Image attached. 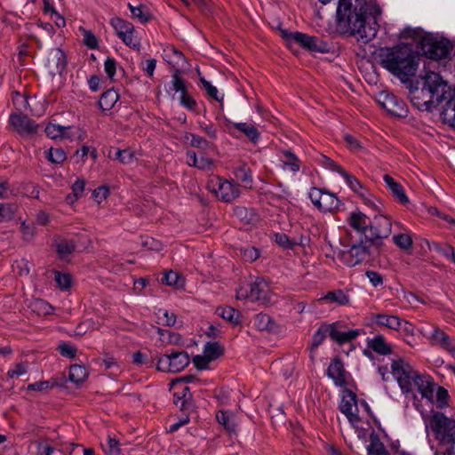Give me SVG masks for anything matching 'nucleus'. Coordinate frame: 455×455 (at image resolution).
Segmentation results:
<instances>
[{
    "label": "nucleus",
    "mask_w": 455,
    "mask_h": 455,
    "mask_svg": "<svg viewBox=\"0 0 455 455\" xmlns=\"http://www.w3.org/2000/svg\"><path fill=\"white\" fill-rule=\"evenodd\" d=\"M382 10L375 0H339L338 24L364 44L377 35Z\"/></svg>",
    "instance_id": "f257e3e1"
},
{
    "label": "nucleus",
    "mask_w": 455,
    "mask_h": 455,
    "mask_svg": "<svg viewBox=\"0 0 455 455\" xmlns=\"http://www.w3.org/2000/svg\"><path fill=\"white\" fill-rule=\"evenodd\" d=\"M417 86L410 91L411 103L419 110L431 111L443 103L446 96V83L435 72L420 76Z\"/></svg>",
    "instance_id": "f03ea898"
},
{
    "label": "nucleus",
    "mask_w": 455,
    "mask_h": 455,
    "mask_svg": "<svg viewBox=\"0 0 455 455\" xmlns=\"http://www.w3.org/2000/svg\"><path fill=\"white\" fill-rule=\"evenodd\" d=\"M379 61L384 68L401 80L414 76L419 66L418 57L405 44L380 49Z\"/></svg>",
    "instance_id": "7ed1b4c3"
},
{
    "label": "nucleus",
    "mask_w": 455,
    "mask_h": 455,
    "mask_svg": "<svg viewBox=\"0 0 455 455\" xmlns=\"http://www.w3.org/2000/svg\"><path fill=\"white\" fill-rule=\"evenodd\" d=\"M428 425L435 438L430 443L434 455H455V419L434 411Z\"/></svg>",
    "instance_id": "20e7f679"
},
{
    "label": "nucleus",
    "mask_w": 455,
    "mask_h": 455,
    "mask_svg": "<svg viewBox=\"0 0 455 455\" xmlns=\"http://www.w3.org/2000/svg\"><path fill=\"white\" fill-rule=\"evenodd\" d=\"M404 38L419 37V44L424 55L431 60H442L450 53L449 44L443 40H438L431 35L421 36V30L414 28H404L402 33Z\"/></svg>",
    "instance_id": "39448f33"
},
{
    "label": "nucleus",
    "mask_w": 455,
    "mask_h": 455,
    "mask_svg": "<svg viewBox=\"0 0 455 455\" xmlns=\"http://www.w3.org/2000/svg\"><path fill=\"white\" fill-rule=\"evenodd\" d=\"M208 188L216 197L225 203H231L240 196L239 185L234 181L224 180L219 176L211 178L208 181Z\"/></svg>",
    "instance_id": "423d86ee"
},
{
    "label": "nucleus",
    "mask_w": 455,
    "mask_h": 455,
    "mask_svg": "<svg viewBox=\"0 0 455 455\" xmlns=\"http://www.w3.org/2000/svg\"><path fill=\"white\" fill-rule=\"evenodd\" d=\"M371 243L366 238L352 243L340 253V260L347 267H355L364 261L370 255Z\"/></svg>",
    "instance_id": "0eeeda50"
},
{
    "label": "nucleus",
    "mask_w": 455,
    "mask_h": 455,
    "mask_svg": "<svg viewBox=\"0 0 455 455\" xmlns=\"http://www.w3.org/2000/svg\"><path fill=\"white\" fill-rule=\"evenodd\" d=\"M419 372L403 359L394 360L391 364V374L398 382L403 393L413 389V381Z\"/></svg>",
    "instance_id": "6e6552de"
},
{
    "label": "nucleus",
    "mask_w": 455,
    "mask_h": 455,
    "mask_svg": "<svg viewBox=\"0 0 455 455\" xmlns=\"http://www.w3.org/2000/svg\"><path fill=\"white\" fill-rule=\"evenodd\" d=\"M189 363L188 354L185 351L163 355L157 360V370L161 371L179 372Z\"/></svg>",
    "instance_id": "1a4fd4ad"
},
{
    "label": "nucleus",
    "mask_w": 455,
    "mask_h": 455,
    "mask_svg": "<svg viewBox=\"0 0 455 455\" xmlns=\"http://www.w3.org/2000/svg\"><path fill=\"white\" fill-rule=\"evenodd\" d=\"M288 44L296 43L303 48L315 52H326L329 51L328 44L319 37L312 36L301 32H292L283 34Z\"/></svg>",
    "instance_id": "9d476101"
},
{
    "label": "nucleus",
    "mask_w": 455,
    "mask_h": 455,
    "mask_svg": "<svg viewBox=\"0 0 455 455\" xmlns=\"http://www.w3.org/2000/svg\"><path fill=\"white\" fill-rule=\"evenodd\" d=\"M426 338L431 346L455 355V337L449 335L444 329L435 325Z\"/></svg>",
    "instance_id": "9b49d317"
},
{
    "label": "nucleus",
    "mask_w": 455,
    "mask_h": 455,
    "mask_svg": "<svg viewBox=\"0 0 455 455\" xmlns=\"http://www.w3.org/2000/svg\"><path fill=\"white\" fill-rule=\"evenodd\" d=\"M339 408L353 426L360 422L356 395L354 392L347 388L342 391Z\"/></svg>",
    "instance_id": "f8f14e48"
},
{
    "label": "nucleus",
    "mask_w": 455,
    "mask_h": 455,
    "mask_svg": "<svg viewBox=\"0 0 455 455\" xmlns=\"http://www.w3.org/2000/svg\"><path fill=\"white\" fill-rule=\"evenodd\" d=\"M392 230V223L388 217L379 214L375 216L373 221H371L369 234L366 238L372 243L377 239H383L389 236Z\"/></svg>",
    "instance_id": "ddd939ff"
},
{
    "label": "nucleus",
    "mask_w": 455,
    "mask_h": 455,
    "mask_svg": "<svg viewBox=\"0 0 455 455\" xmlns=\"http://www.w3.org/2000/svg\"><path fill=\"white\" fill-rule=\"evenodd\" d=\"M378 100L382 108L391 115L398 117L407 116L408 109L405 102L395 95L383 92L379 95Z\"/></svg>",
    "instance_id": "4468645a"
},
{
    "label": "nucleus",
    "mask_w": 455,
    "mask_h": 455,
    "mask_svg": "<svg viewBox=\"0 0 455 455\" xmlns=\"http://www.w3.org/2000/svg\"><path fill=\"white\" fill-rule=\"evenodd\" d=\"M326 373L333 380L335 386L346 388L350 374L345 370L340 357L336 356L331 361Z\"/></svg>",
    "instance_id": "2eb2a0df"
},
{
    "label": "nucleus",
    "mask_w": 455,
    "mask_h": 455,
    "mask_svg": "<svg viewBox=\"0 0 455 455\" xmlns=\"http://www.w3.org/2000/svg\"><path fill=\"white\" fill-rule=\"evenodd\" d=\"M250 292L251 301H258L263 305H267L272 301L269 285L262 278H257L251 283Z\"/></svg>",
    "instance_id": "dca6fc26"
},
{
    "label": "nucleus",
    "mask_w": 455,
    "mask_h": 455,
    "mask_svg": "<svg viewBox=\"0 0 455 455\" xmlns=\"http://www.w3.org/2000/svg\"><path fill=\"white\" fill-rule=\"evenodd\" d=\"M9 122L20 135H30L37 132L38 125L25 115L12 114Z\"/></svg>",
    "instance_id": "f3484780"
},
{
    "label": "nucleus",
    "mask_w": 455,
    "mask_h": 455,
    "mask_svg": "<svg viewBox=\"0 0 455 455\" xmlns=\"http://www.w3.org/2000/svg\"><path fill=\"white\" fill-rule=\"evenodd\" d=\"M413 386L418 388L423 398L433 402L434 393L436 387L430 376L418 373L413 381Z\"/></svg>",
    "instance_id": "a211bd4d"
},
{
    "label": "nucleus",
    "mask_w": 455,
    "mask_h": 455,
    "mask_svg": "<svg viewBox=\"0 0 455 455\" xmlns=\"http://www.w3.org/2000/svg\"><path fill=\"white\" fill-rule=\"evenodd\" d=\"M347 222L348 225L353 229L359 232L360 234H363L365 237L366 235L369 234L371 220L366 214L363 213L362 212L354 211L350 212L347 218Z\"/></svg>",
    "instance_id": "6ab92c4d"
},
{
    "label": "nucleus",
    "mask_w": 455,
    "mask_h": 455,
    "mask_svg": "<svg viewBox=\"0 0 455 455\" xmlns=\"http://www.w3.org/2000/svg\"><path fill=\"white\" fill-rule=\"evenodd\" d=\"M446 92L447 97L438 107H441L443 120L447 124H453L455 123V96L448 87H446Z\"/></svg>",
    "instance_id": "aec40b11"
},
{
    "label": "nucleus",
    "mask_w": 455,
    "mask_h": 455,
    "mask_svg": "<svg viewBox=\"0 0 455 455\" xmlns=\"http://www.w3.org/2000/svg\"><path fill=\"white\" fill-rule=\"evenodd\" d=\"M252 324L260 331L271 333H277L279 331V327L276 323L267 314L259 313L255 315L252 319Z\"/></svg>",
    "instance_id": "412c9836"
},
{
    "label": "nucleus",
    "mask_w": 455,
    "mask_h": 455,
    "mask_svg": "<svg viewBox=\"0 0 455 455\" xmlns=\"http://www.w3.org/2000/svg\"><path fill=\"white\" fill-rule=\"evenodd\" d=\"M187 164L202 171H212L214 165L212 158L204 156L197 157L196 152L191 150L187 152Z\"/></svg>",
    "instance_id": "4be33fe9"
},
{
    "label": "nucleus",
    "mask_w": 455,
    "mask_h": 455,
    "mask_svg": "<svg viewBox=\"0 0 455 455\" xmlns=\"http://www.w3.org/2000/svg\"><path fill=\"white\" fill-rule=\"evenodd\" d=\"M71 126H63L55 123L50 122L45 127V134L52 140H62L71 137L69 132Z\"/></svg>",
    "instance_id": "5701e85b"
},
{
    "label": "nucleus",
    "mask_w": 455,
    "mask_h": 455,
    "mask_svg": "<svg viewBox=\"0 0 455 455\" xmlns=\"http://www.w3.org/2000/svg\"><path fill=\"white\" fill-rule=\"evenodd\" d=\"M367 345L368 347L379 355H387L392 353L391 345L386 341L382 335H376L372 339H368Z\"/></svg>",
    "instance_id": "b1692460"
},
{
    "label": "nucleus",
    "mask_w": 455,
    "mask_h": 455,
    "mask_svg": "<svg viewBox=\"0 0 455 455\" xmlns=\"http://www.w3.org/2000/svg\"><path fill=\"white\" fill-rule=\"evenodd\" d=\"M383 180L387 186V188L390 189V191L393 193L394 196L396 197V199L403 204H406L409 203V198L405 195L404 189L402 187V185L398 182H396L390 175L385 174L383 176Z\"/></svg>",
    "instance_id": "393cba45"
},
{
    "label": "nucleus",
    "mask_w": 455,
    "mask_h": 455,
    "mask_svg": "<svg viewBox=\"0 0 455 455\" xmlns=\"http://www.w3.org/2000/svg\"><path fill=\"white\" fill-rule=\"evenodd\" d=\"M282 168L284 171L291 172L296 173L299 171V158L290 150L282 151L281 156Z\"/></svg>",
    "instance_id": "a878e982"
},
{
    "label": "nucleus",
    "mask_w": 455,
    "mask_h": 455,
    "mask_svg": "<svg viewBox=\"0 0 455 455\" xmlns=\"http://www.w3.org/2000/svg\"><path fill=\"white\" fill-rule=\"evenodd\" d=\"M360 334L359 330H349L347 331H341L335 328L334 325L331 324V339L338 342L339 344H343L346 342L352 341L355 338H357Z\"/></svg>",
    "instance_id": "bb28decb"
},
{
    "label": "nucleus",
    "mask_w": 455,
    "mask_h": 455,
    "mask_svg": "<svg viewBox=\"0 0 455 455\" xmlns=\"http://www.w3.org/2000/svg\"><path fill=\"white\" fill-rule=\"evenodd\" d=\"M218 422L230 434L235 433L236 422L233 412L229 411H219L216 413Z\"/></svg>",
    "instance_id": "cd10ccee"
},
{
    "label": "nucleus",
    "mask_w": 455,
    "mask_h": 455,
    "mask_svg": "<svg viewBox=\"0 0 455 455\" xmlns=\"http://www.w3.org/2000/svg\"><path fill=\"white\" fill-rule=\"evenodd\" d=\"M376 324L392 330L399 329L400 317L393 315L377 314L373 316Z\"/></svg>",
    "instance_id": "c85d7f7f"
},
{
    "label": "nucleus",
    "mask_w": 455,
    "mask_h": 455,
    "mask_svg": "<svg viewBox=\"0 0 455 455\" xmlns=\"http://www.w3.org/2000/svg\"><path fill=\"white\" fill-rule=\"evenodd\" d=\"M119 99V94L115 90H108L103 92L99 100V106L103 111L110 110Z\"/></svg>",
    "instance_id": "c756f323"
},
{
    "label": "nucleus",
    "mask_w": 455,
    "mask_h": 455,
    "mask_svg": "<svg viewBox=\"0 0 455 455\" xmlns=\"http://www.w3.org/2000/svg\"><path fill=\"white\" fill-rule=\"evenodd\" d=\"M320 203L321 204L318 205L317 209L322 212H331L339 206V200L337 196L326 190L324 191Z\"/></svg>",
    "instance_id": "7c9ffc66"
},
{
    "label": "nucleus",
    "mask_w": 455,
    "mask_h": 455,
    "mask_svg": "<svg viewBox=\"0 0 455 455\" xmlns=\"http://www.w3.org/2000/svg\"><path fill=\"white\" fill-rule=\"evenodd\" d=\"M232 126L243 132L251 141L256 142L259 137L257 128L248 123H233Z\"/></svg>",
    "instance_id": "2f4dec72"
},
{
    "label": "nucleus",
    "mask_w": 455,
    "mask_h": 455,
    "mask_svg": "<svg viewBox=\"0 0 455 455\" xmlns=\"http://www.w3.org/2000/svg\"><path fill=\"white\" fill-rule=\"evenodd\" d=\"M322 299L327 300L331 303H336L338 305L343 306L347 305L349 302V297L342 290H334L331 291H328Z\"/></svg>",
    "instance_id": "473e14b6"
},
{
    "label": "nucleus",
    "mask_w": 455,
    "mask_h": 455,
    "mask_svg": "<svg viewBox=\"0 0 455 455\" xmlns=\"http://www.w3.org/2000/svg\"><path fill=\"white\" fill-rule=\"evenodd\" d=\"M157 333L159 334V340L163 346L168 345H178L181 341V337L180 334L172 332L168 330H164L161 328H157Z\"/></svg>",
    "instance_id": "72a5a7b5"
},
{
    "label": "nucleus",
    "mask_w": 455,
    "mask_h": 455,
    "mask_svg": "<svg viewBox=\"0 0 455 455\" xmlns=\"http://www.w3.org/2000/svg\"><path fill=\"white\" fill-rule=\"evenodd\" d=\"M162 283L174 288H181L184 286V278L179 273L170 270L164 273Z\"/></svg>",
    "instance_id": "f704fd0d"
},
{
    "label": "nucleus",
    "mask_w": 455,
    "mask_h": 455,
    "mask_svg": "<svg viewBox=\"0 0 455 455\" xmlns=\"http://www.w3.org/2000/svg\"><path fill=\"white\" fill-rule=\"evenodd\" d=\"M367 451L368 455H389L384 444L375 435H371L370 444L367 446Z\"/></svg>",
    "instance_id": "c9c22d12"
},
{
    "label": "nucleus",
    "mask_w": 455,
    "mask_h": 455,
    "mask_svg": "<svg viewBox=\"0 0 455 455\" xmlns=\"http://www.w3.org/2000/svg\"><path fill=\"white\" fill-rule=\"evenodd\" d=\"M87 376L88 371L84 365L74 364L69 369V379L76 384L84 382Z\"/></svg>",
    "instance_id": "e433bc0d"
},
{
    "label": "nucleus",
    "mask_w": 455,
    "mask_h": 455,
    "mask_svg": "<svg viewBox=\"0 0 455 455\" xmlns=\"http://www.w3.org/2000/svg\"><path fill=\"white\" fill-rule=\"evenodd\" d=\"M234 174L238 180L243 183L244 187H251L252 181L251 173L250 168L245 164L237 166L234 171Z\"/></svg>",
    "instance_id": "4c0bfd02"
},
{
    "label": "nucleus",
    "mask_w": 455,
    "mask_h": 455,
    "mask_svg": "<svg viewBox=\"0 0 455 455\" xmlns=\"http://www.w3.org/2000/svg\"><path fill=\"white\" fill-rule=\"evenodd\" d=\"M216 313L231 323L237 324L239 323L240 314L231 307H218Z\"/></svg>",
    "instance_id": "58836bf2"
},
{
    "label": "nucleus",
    "mask_w": 455,
    "mask_h": 455,
    "mask_svg": "<svg viewBox=\"0 0 455 455\" xmlns=\"http://www.w3.org/2000/svg\"><path fill=\"white\" fill-rule=\"evenodd\" d=\"M224 352V347L219 342H208L204 345V354L212 362Z\"/></svg>",
    "instance_id": "ea45409f"
},
{
    "label": "nucleus",
    "mask_w": 455,
    "mask_h": 455,
    "mask_svg": "<svg viewBox=\"0 0 455 455\" xmlns=\"http://www.w3.org/2000/svg\"><path fill=\"white\" fill-rule=\"evenodd\" d=\"M111 25L116 30V33L118 37H121L124 34L129 33L131 30H133L134 27L132 23L120 19V18H114L111 20Z\"/></svg>",
    "instance_id": "a19ab883"
},
{
    "label": "nucleus",
    "mask_w": 455,
    "mask_h": 455,
    "mask_svg": "<svg viewBox=\"0 0 455 455\" xmlns=\"http://www.w3.org/2000/svg\"><path fill=\"white\" fill-rule=\"evenodd\" d=\"M331 324L321 325L313 335L312 347H317L318 346H320L323 342L328 334L331 337Z\"/></svg>",
    "instance_id": "79ce46f5"
},
{
    "label": "nucleus",
    "mask_w": 455,
    "mask_h": 455,
    "mask_svg": "<svg viewBox=\"0 0 455 455\" xmlns=\"http://www.w3.org/2000/svg\"><path fill=\"white\" fill-rule=\"evenodd\" d=\"M56 251L61 258H65L71 254L75 250V243L71 240H58L54 243Z\"/></svg>",
    "instance_id": "37998d69"
},
{
    "label": "nucleus",
    "mask_w": 455,
    "mask_h": 455,
    "mask_svg": "<svg viewBox=\"0 0 455 455\" xmlns=\"http://www.w3.org/2000/svg\"><path fill=\"white\" fill-rule=\"evenodd\" d=\"M341 177L345 180L347 185L358 196L367 189L362 182L347 172H346Z\"/></svg>",
    "instance_id": "c03bdc74"
},
{
    "label": "nucleus",
    "mask_w": 455,
    "mask_h": 455,
    "mask_svg": "<svg viewBox=\"0 0 455 455\" xmlns=\"http://www.w3.org/2000/svg\"><path fill=\"white\" fill-rule=\"evenodd\" d=\"M46 158L52 164H62L67 155L61 148H51L46 152Z\"/></svg>",
    "instance_id": "a18cd8bd"
},
{
    "label": "nucleus",
    "mask_w": 455,
    "mask_h": 455,
    "mask_svg": "<svg viewBox=\"0 0 455 455\" xmlns=\"http://www.w3.org/2000/svg\"><path fill=\"white\" fill-rule=\"evenodd\" d=\"M392 239L395 244L402 250H409L412 246V238L410 233L395 235Z\"/></svg>",
    "instance_id": "49530a36"
},
{
    "label": "nucleus",
    "mask_w": 455,
    "mask_h": 455,
    "mask_svg": "<svg viewBox=\"0 0 455 455\" xmlns=\"http://www.w3.org/2000/svg\"><path fill=\"white\" fill-rule=\"evenodd\" d=\"M157 320L159 324L166 326H173L176 323V315L172 312H169L166 309H159L156 313Z\"/></svg>",
    "instance_id": "de8ad7c7"
},
{
    "label": "nucleus",
    "mask_w": 455,
    "mask_h": 455,
    "mask_svg": "<svg viewBox=\"0 0 455 455\" xmlns=\"http://www.w3.org/2000/svg\"><path fill=\"white\" fill-rule=\"evenodd\" d=\"M429 250H433L444 257H446L448 259H451V257L454 258V251L455 249L450 245V244H442L439 243H432L428 244Z\"/></svg>",
    "instance_id": "09e8293b"
},
{
    "label": "nucleus",
    "mask_w": 455,
    "mask_h": 455,
    "mask_svg": "<svg viewBox=\"0 0 455 455\" xmlns=\"http://www.w3.org/2000/svg\"><path fill=\"white\" fill-rule=\"evenodd\" d=\"M83 36V43L89 49H97L99 47V40L97 36L88 29L84 28H79Z\"/></svg>",
    "instance_id": "8fccbe9b"
},
{
    "label": "nucleus",
    "mask_w": 455,
    "mask_h": 455,
    "mask_svg": "<svg viewBox=\"0 0 455 455\" xmlns=\"http://www.w3.org/2000/svg\"><path fill=\"white\" fill-rule=\"evenodd\" d=\"M435 403L439 409H443L449 404V394L446 388L438 386L435 388Z\"/></svg>",
    "instance_id": "3c124183"
},
{
    "label": "nucleus",
    "mask_w": 455,
    "mask_h": 455,
    "mask_svg": "<svg viewBox=\"0 0 455 455\" xmlns=\"http://www.w3.org/2000/svg\"><path fill=\"white\" fill-rule=\"evenodd\" d=\"M54 275L55 283L60 290H68L70 288L72 277L69 274L55 271Z\"/></svg>",
    "instance_id": "603ef678"
},
{
    "label": "nucleus",
    "mask_w": 455,
    "mask_h": 455,
    "mask_svg": "<svg viewBox=\"0 0 455 455\" xmlns=\"http://www.w3.org/2000/svg\"><path fill=\"white\" fill-rule=\"evenodd\" d=\"M102 447L108 455H120L119 443L110 435L108 436L107 443L102 444Z\"/></svg>",
    "instance_id": "864d4df0"
},
{
    "label": "nucleus",
    "mask_w": 455,
    "mask_h": 455,
    "mask_svg": "<svg viewBox=\"0 0 455 455\" xmlns=\"http://www.w3.org/2000/svg\"><path fill=\"white\" fill-rule=\"evenodd\" d=\"M201 83L210 97L218 102H221L223 100V95L220 94L218 89L209 81L205 80L204 78H201Z\"/></svg>",
    "instance_id": "5fc2aeb1"
},
{
    "label": "nucleus",
    "mask_w": 455,
    "mask_h": 455,
    "mask_svg": "<svg viewBox=\"0 0 455 455\" xmlns=\"http://www.w3.org/2000/svg\"><path fill=\"white\" fill-rule=\"evenodd\" d=\"M15 211L16 207L13 204H0V221L11 220L13 217Z\"/></svg>",
    "instance_id": "6e6d98bb"
},
{
    "label": "nucleus",
    "mask_w": 455,
    "mask_h": 455,
    "mask_svg": "<svg viewBox=\"0 0 455 455\" xmlns=\"http://www.w3.org/2000/svg\"><path fill=\"white\" fill-rule=\"evenodd\" d=\"M122 41L129 47L132 49H140V44L137 36H135V30H131L129 33L124 34L120 37Z\"/></svg>",
    "instance_id": "4d7b16f0"
},
{
    "label": "nucleus",
    "mask_w": 455,
    "mask_h": 455,
    "mask_svg": "<svg viewBox=\"0 0 455 455\" xmlns=\"http://www.w3.org/2000/svg\"><path fill=\"white\" fill-rule=\"evenodd\" d=\"M180 390H176L173 394L174 403L177 404L180 401H181V405H184V403L190 398L189 387L184 385L180 387Z\"/></svg>",
    "instance_id": "13d9d810"
},
{
    "label": "nucleus",
    "mask_w": 455,
    "mask_h": 455,
    "mask_svg": "<svg viewBox=\"0 0 455 455\" xmlns=\"http://www.w3.org/2000/svg\"><path fill=\"white\" fill-rule=\"evenodd\" d=\"M190 137V145L194 148H201V149H207L210 147L209 141H207L204 138L190 133L188 136H187V139Z\"/></svg>",
    "instance_id": "bf43d9fd"
},
{
    "label": "nucleus",
    "mask_w": 455,
    "mask_h": 455,
    "mask_svg": "<svg viewBox=\"0 0 455 455\" xmlns=\"http://www.w3.org/2000/svg\"><path fill=\"white\" fill-rule=\"evenodd\" d=\"M128 7L132 18L138 19L142 23H145L149 20V16L143 12L142 5L133 6L131 4H128Z\"/></svg>",
    "instance_id": "052dcab7"
},
{
    "label": "nucleus",
    "mask_w": 455,
    "mask_h": 455,
    "mask_svg": "<svg viewBox=\"0 0 455 455\" xmlns=\"http://www.w3.org/2000/svg\"><path fill=\"white\" fill-rule=\"evenodd\" d=\"M275 243L283 248L291 249V248H293L294 245L297 244L296 242L291 241L289 238V236L283 233H277V234H275Z\"/></svg>",
    "instance_id": "680f3d73"
},
{
    "label": "nucleus",
    "mask_w": 455,
    "mask_h": 455,
    "mask_svg": "<svg viewBox=\"0 0 455 455\" xmlns=\"http://www.w3.org/2000/svg\"><path fill=\"white\" fill-rule=\"evenodd\" d=\"M156 67V60L155 59H148L140 63L141 69L150 78L154 76V72Z\"/></svg>",
    "instance_id": "e2e57ef3"
},
{
    "label": "nucleus",
    "mask_w": 455,
    "mask_h": 455,
    "mask_svg": "<svg viewBox=\"0 0 455 455\" xmlns=\"http://www.w3.org/2000/svg\"><path fill=\"white\" fill-rule=\"evenodd\" d=\"M172 85L173 91L176 92H180V94H182L187 92L185 82L178 74H174L172 76Z\"/></svg>",
    "instance_id": "0e129e2a"
},
{
    "label": "nucleus",
    "mask_w": 455,
    "mask_h": 455,
    "mask_svg": "<svg viewBox=\"0 0 455 455\" xmlns=\"http://www.w3.org/2000/svg\"><path fill=\"white\" fill-rule=\"evenodd\" d=\"M28 371V366L25 363H17L13 368L10 369L7 372V376L11 379L18 378Z\"/></svg>",
    "instance_id": "69168bd1"
},
{
    "label": "nucleus",
    "mask_w": 455,
    "mask_h": 455,
    "mask_svg": "<svg viewBox=\"0 0 455 455\" xmlns=\"http://www.w3.org/2000/svg\"><path fill=\"white\" fill-rule=\"evenodd\" d=\"M34 307L35 310H36L38 314L42 315H50L53 310V307L48 302L43 299L36 300L34 304Z\"/></svg>",
    "instance_id": "338daca9"
},
{
    "label": "nucleus",
    "mask_w": 455,
    "mask_h": 455,
    "mask_svg": "<svg viewBox=\"0 0 455 455\" xmlns=\"http://www.w3.org/2000/svg\"><path fill=\"white\" fill-rule=\"evenodd\" d=\"M116 61L114 58L108 57L104 62V69L108 77L113 79L116 70Z\"/></svg>",
    "instance_id": "774afa93"
}]
</instances>
